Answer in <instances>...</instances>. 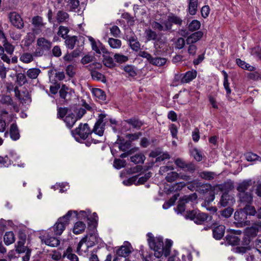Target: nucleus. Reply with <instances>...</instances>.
I'll return each instance as SVG.
<instances>
[{"label":"nucleus","instance_id":"21","mask_svg":"<svg viewBox=\"0 0 261 261\" xmlns=\"http://www.w3.org/2000/svg\"><path fill=\"white\" fill-rule=\"evenodd\" d=\"M225 227L224 225H220L214 227L213 229V237L218 240L221 239L225 233Z\"/></svg>","mask_w":261,"mask_h":261},{"label":"nucleus","instance_id":"39","mask_svg":"<svg viewBox=\"0 0 261 261\" xmlns=\"http://www.w3.org/2000/svg\"><path fill=\"white\" fill-rule=\"evenodd\" d=\"M232 200V197L226 192H224L222 195L219 204L221 206L225 207L229 204V201Z\"/></svg>","mask_w":261,"mask_h":261},{"label":"nucleus","instance_id":"37","mask_svg":"<svg viewBox=\"0 0 261 261\" xmlns=\"http://www.w3.org/2000/svg\"><path fill=\"white\" fill-rule=\"evenodd\" d=\"M116 143L119 145V148L122 151H125L130 147L131 143L130 141H125L124 139H119Z\"/></svg>","mask_w":261,"mask_h":261},{"label":"nucleus","instance_id":"58","mask_svg":"<svg viewBox=\"0 0 261 261\" xmlns=\"http://www.w3.org/2000/svg\"><path fill=\"white\" fill-rule=\"evenodd\" d=\"M20 60L24 63H29L33 60V56L30 53H25L21 56Z\"/></svg>","mask_w":261,"mask_h":261},{"label":"nucleus","instance_id":"35","mask_svg":"<svg viewBox=\"0 0 261 261\" xmlns=\"http://www.w3.org/2000/svg\"><path fill=\"white\" fill-rule=\"evenodd\" d=\"M36 33L32 32L28 33L26 36L24 37L22 40V42H24V45L26 47L29 46L35 39Z\"/></svg>","mask_w":261,"mask_h":261},{"label":"nucleus","instance_id":"48","mask_svg":"<svg viewBox=\"0 0 261 261\" xmlns=\"http://www.w3.org/2000/svg\"><path fill=\"white\" fill-rule=\"evenodd\" d=\"M201 26L200 22L196 19L193 20L188 25L189 31L194 32L198 30Z\"/></svg>","mask_w":261,"mask_h":261},{"label":"nucleus","instance_id":"38","mask_svg":"<svg viewBox=\"0 0 261 261\" xmlns=\"http://www.w3.org/2000/svg\"><path fill=\"white\" fill-rule=\"evenodd\" d=\"M86 228L85 224L82 221H78L74 224L73 232L74 234H79L85 230Z\"/></svg>","mask_w":261,"mask_h":261},{"label":"nucleus","instance_id":"13","mask_svg":"<svg viewBox=\"0 0 261 261\" xmlns=\"http://www.w3.org/2000/svg\"><path fill=\"white\" fill-rule=\"evenodd\" d=\"M74 94V90L68 88L65 85H63L59 90V95L61 98L66 102L71 100Z\"/></svg>","mask_w":261,"mask_h":261},{"label":"nucleus","instance_id":"62","mask_svg":"<svg viewBox=\"0 0 261 261\" xmlns=\"http://www.w3.org/2000/svg\"><path fill=\"white\" fill-rule=\"evenodd\" d=\"M200 176L206 180H212L214 178V173L210 171H203L200 172Z\"/></svg>","mask_w":261,"mask_h":261},{"label":"nucleus","instance_id":"22","mask_svg":"<svg viewBox=\"0 0 261 261\" xmlns=\"http://www.w3.org/2000/svg\"><path fill=\"white\" fill-rule=\"evenodd\" d=\"M1 34L4 38V40L3 41V45L4 50V51L5 50L8 55H9L10 56L12 55L14 53V51L15 46L14 45H13L12 44H11V43H10L7 41V39L6 38V37L5 36V34L3 33V32L1 31L0 35Z\"/></svg>","mask_w":261,"mask_h":261},{"label":"nucleus","instance_id":"53","mask_svg":"<svg viewBox=\"0 0 261 261\" xmlns=\"http://www.w3.org/2000/svg\"><path fill=\"white\" fill-rule=\"evenodd\" d=\"M91 75L93 80L101 81L105 83L106 81L105 76L101 73L97 71H93L91 72Z\"/></svg>","mask_w":261,"mask_h":261},{"label":"nucleus","instance_id":"5","mask_svg":"<svg viewBox=\"0 0 261 261\" xmlns=\"http://www.w3.org/2000/svg\"><path fill=\"white\" fill-rule=\"evenodd\" d=\"M139 56L146 59L150 64L156 66H163L167 62L166 58L160 57H153L145 51H140L139 53Z\"/></svg>","mask_w":261,"mask_h":261},{"label":"nucleus","instance_id":"34","mask_svg":"<svg viewBox=\"0 0 261 261\" xmlns=\"http://www.w3.org/2000/svg\"><path fill=\"white\" fill-rule=\"evenodd\" d=\"M130 47L132 50L138 51L140 48V43L138 41L137 38L135 36L130 37L128 39Z\"/></svg>","mask_w":261,"mask_h":261},{"label":"nucleus","instance_id":"19","mask_svg":"<svg viewBox=\"0 0 261 261\" xmlns=\"http://www.w3.org/2000/svg\"><path fill=\"white\" fill-rule=\"evenodd\" d=\"M123 122H125L131 125L133 128L139 130L142 126L144 124V122L137 117H132L126 120H124Z\"/></svg>","mask_w":261,"mask_h":261},{"label":"nucleus","instance_id":"41","mask_svg":"<svg viewBox=\"0 0 261 261\" xmlns=\"http://www.w3.org/2000/svg\"><path fill=\"white\" fill-rule=\"evenodd\" d=\"M227 242L231 245L236 246L239 244L240 239L234 234H228L225 237Z\"/></svg>","mask_w":261,"mask_h":261},{"label":"nucleus","instance_id":"9","mask_svg":"<svg viewBox=\"0 0 261 261\" xmlns=\"http://www.w3.org/2000/svg\"><path fill=\"white\" fill-rule=\"evenodd\" d=\"M97 243L98 238H97L95 234L91 233L89 235V238H88V236H86L83 238L79 243L76 252L79 254L80 253L81 247L84 243H86L87 247L88 248L94 246Z\"/></svg>","mask_w":261,"mask_h":261},{"label":"nucleus","instance_id":"31","mask_svg":"<svg viewBox=\"0 0 261 261\" xmlns=\"http://www.w3.org/2000/svg\"><path fill=\"white\" fill-rule=\"evenodd\" d=\"M110 54L111 53L103 55V63L106 66L109 68H113L115 66V60Z\"/></svg>","mask_w":261,"mask_h":261},{"label":"nucleus","instance_id":"51","mask_svg":"<svg viewBox=\"0 0 261 261\" xmlns=\"http://www.w3.org/2000/svg\"><path fill=\"white\" fill-rule=\"evenodd\" d=\"M172 245V241L170 240H166L165 242V245L164 246H163V255H164L165 256L167 257L170 254Z\"/></svg>","mask_w":261,"mask_h":261},{"label":"nucleus","instance_id":"24","mask_svg":"<svg viewBox=\"0 0 261 261\" xmlns=\"http://www.w3.org/2000/svg\"><path fill=\"white\" fill-rule=\"evenodd\" d=\"M56 18L58 23H66L69 19V15L63 10H59L56 14Z\"/></svg>","mask_w":261,"mask_h":261},{"label":"nucleus","instance_id":"26","mask_svg":"<svg viewBox=\"0 0 261 261\" xmlns=\"http://www.w3.org/2000/svg\"><path fill=\"white\" fill-rule=\"evenodd\" d=\"M197 76V71L195 70L188 71L185 73L181 79L182 83H188L195 79Z\"/></svg>","mask_w":261,"mask_h":261},{"label":"nucleus","instance_id":"63","mask_svg":"<svg viewBox=\"0 0 261 261\" xmlns=\"http://www.w3.org/2000/svg\"><path fill=\"white\" fill-rule=\"evenodd\" d=\"M126 161L124 160L115 159L114 161V166L117 169H120L126 165Z\"/></svg>","mask_w":261,"mask_h":261},{"label":"nucleus","instance_id":"54","mask_svg":"<svg viewBox=\"0 0 261 261\" xmlns=\"http://www.w3.org/2000/svg\"><path fill=\"white\" fill-rule=\"evenodd\" d=\"M89 41L90 42L92 49L94 50L96 53L97 54H100V52L99 51V42H100V41H98L96 42L95 39L91 36H88V37Z\"/></svg>","mask_w":261,"mask_h":261},{"label":"nucleus","instance_id":"2","mask_svg":"<svg viewBox=\"0 0 261 261\" xmlns=\"http://www.w3.org/2000/svg\"><path fill=\"white\" fill-rule=\"evenodd\" d=\"M74 214L77 216V212L69 211L64 216L59 218L54 225L50 229V231H54L56 236H60L65 229L66 226L69 224L70 218Z\"/></svg>","mask_w":261,"mask_h":261},{"label":"nucleus","instance_id":"47","mask_svg":"<svg viewBox=\"0 0 261 261\" xmlns=\"http://www.w3.org/2000/svg\"><path fill=\"white\" fill-rule=\"evenodd\" d=\"M251 204H248L244 205V207L242 210L244 211L245 213H246V216H255L257 214V211H256L255 207L250 205Z\"/></svg>","mask_w":261,"mask_h":261},{"label":"nucleus","instance_id":"40","mask_svg":"<svg viewBox=\"0 0 261 261\" xmlns=\"http://www.w3.org/2000/svg\"><path fill=\"white\" fill-rule=\"evenodd\" d=\"M0 102L3 105L12 106L14 109L16 107V103L13 102L12 98L9 95H3L0 99Z\"/></svg>","mask_w":261,"mask_h":261},{"label":"nucleus","instance_id":"17","mask_svg":"<svg viewBox=\"0 0 261 261\" xmlns=\"http://www.w3.org/2000/svg\"><path fill=\"white\" fill-rule=\"evenodd\" d=\"M144 33L147 41H154V46L155 47L158 45V43L162 42L161 38L158 37L156 32L151 29H146Z\"/></svg>","mask_w":261,"mask_h":261},{"label":"nucleus","instance_id":"42","mask_svg":"<svg viewBox=\"0 0 261 261\" xmlns=\"http://www.w3.org/2000/svg\"><path fill=\"white\" fill-rule=\"evenodd\" d=\"M236 63L237 65L242 69H246L250 71H252L255 70L254 67L249 65L240 59H237Z\"/></svg>","mask_w":261,"mask_h":261},{"label":"nucleus","instance_id":"52","mask_svg":"<svg viewBox=\"0 0 261 261\" xmlns=\"http://www.w3.org/2000/svg\"><path fill=\"white\" fill-rule=\"evenodd\" d=\"M108 43L113 48H119L121 46V41L116 38H110Z\"/></svg>","mask_w":261,"mask_h":261},{"label":"nucleus","instance_id":"55","mask_svg":"<svg viewBox=\"0 0 261 261\" xmlns=\"http://www.w3.org/2000/svg\"><path fill=\"white\" fill-rule=\"evenodd\" d=\"M191 155L194 157V159L197 161L200 162L202 160V152L197 148H194L191 151Z\"/></svg>","mask_w":261,"mask_h":261},{"label":"nucleus","instance_id":"32","mask_svg":"<svg viewBox=\"0 0 261 261\" xmlns=\"http://www.w3.org/2000/svg\"><path fill=\"white\" fill-rule=\"evenodd\" d=\"M131 252L130 245L128 246H122L116 251L118 256L126 257Z\"/></svg>","mask_w":261,"mask_h":261},{"label":"nucleus","instance_id":"3","mask_svg":"<svg viewBox=\"0 0 261 261\" xmlns=\"http://www.w3.org/2000/svg\"><path fill=\"white\" fill-rule=\"evenodd\" d=\"M148 243L150 249L154 251V256L160 258L163 255V239L159 237L154 238L151 233H147Z\"/></svg>","mask_w":261,"mask_h":261},{"label":"nucleus","instance_id":"30","mask_svg":"<svg viewBox=\"0 0 261 261\" xmlns=\"http://www.w3.org/2000/svg\"><path fill=\"white\" fill-rule=\"evenodd\" d=\"M152 28L155 30L159 31H169V29L167 27V23L166 22V20H165L162 24L160 23V22L154 21L152 22Z\"/></svg>","mask_w":261,"mask_h":261},{"label":"nucleus","instance_id":"45","mask_svg":"<svg viewBox=\"0 0 261 261\" xmlns=\"http://www.w3.org/2000/svg\"><path fill=\"white\" fill-rule=\"evenodd\" d=\"M16 83L19 86H22L28 83V80L24 73H18L16 75Z\"/></svg>","mask_w":261,"mask_h":261},{"label":"nucleus","instance_id":"15","mask_svg":"<svg viewBox=\"0 0 261 261\" xmlns=\"http://www.w3.org/2000/svg\"><path fill=\"white\" fill-rule=\"evenodd\" d=\"M32 23L34 27L32 31L38 35L40 34L42 29L45 27V23L43 22V18L40 16H36L32 18Z\"/></svg>","mask_w":261,"mask_h":261},{"label":"nucleus","instance_id":"57","mask_svg":"<svg viewBox=\"0 0 261 261\" xmlns=\"http://www.w3.org/2000/svg\"><path fill=\"white\" fill-rule=\"evenodd\" d=\"M114 58L115 62L120 64L125 63L128 60L127 56L120 54H115L114 55Z\"/></svg>","mask_w":261,"mask_h":261},{"label":"nucleus","instance_id":"8","mask_svg":"<svg viewBox=\"0 0 261 261\" xmlns=\"http://www.w3.org/2000/svg\"><path fill=\"white\" fill-rule=\"evenodd\" d=\"M234 218L235 220L234 223L238 227H242L250 224V221L247 220L246 213L242 208L234 213Z\"/></svg>","mask_w":261,"mask_h":261},{"label":"nucleus","instance_id":"46","mask_svg":"<svg viewBox=\"0 0 261 261\" xmlns=\"http://www.w3.org/2000/svg\"><path fill=\"white\" fill-rule=\"evenodd\" d=\"M4 241L6 245L12 244L15 241L14 234L12 231L6 232L4 237Z\"/></svg>","mask_w":261,"mask_h":261},{"label":"nucleus","instance_id":"4","mask_svg":"<svg viewBox=\"0 0 261 261\" xmlns=\"http://www.w3.org/2000/svg\"><path fill=\"white\" fill-rule=\"evenodd\" d=\"M186 219H190L198 224H201L204 222L209 221L211 220V216L207 214L200 212L197 210H193L187 211L185 215Z\"/></svg>","mask_w":261,"mask_h":261},{"label":"nucleus","instance_id":"27","mask_svg":"<svg viewBox=\"0 0 261 261\" xmlns=\"http://www.w3.org/2000/svg\"><path fill=\"white\" fill-rule=\"evenodd\" d=\"M37 45L45 51H48L51 47V42L44 38H39L37 40Z\"/></svg>","mask_w":261,"mask_h":261},{"label":"nucleus","instance_id":"49","mask_svg":"<svg viewBox=\"0 0 261 261\" xmlns=\"http://www.w3.org/2000/svg\"><path fill=\"white\" fill-rule=\"evenodd\" d=\"M13 163V161L8 155L5 156H0V165L1 167H8Z\"/></svg>","mask_w":261,"mask_h":261},{"label":"nucleus","instance_id":"23","mask_svg":"<svg viewBox=\"0 0 261 261\" xmlns=\"http://www.w3.org/2000/svg\"><path fill=\"white\" fill-rule=\"evenodd\" d=\"M203 33L202 31H197L189 36L186 39L187 44H194L199 41L203 36Z\"/></svg>","mask_w":261,"mask_h":261},{"label":"nucleus","instance_id":"12","mask_svg":"<svg viewBox=\"0 0 261 261\" xmlns=\"http://www.w3.org/2000/svg\"><path fill=\"white\" fill-rule=\"evenodd\" d=\"M11 24L18 29L24 27V22L20 15L16 12H10L8 15Z\"/></svg>","mask_w":261,"mask_h":261},{"label":"nucleus","instance_id":"28","mask_svg":"<svg viewBox=\"0 0 261 261\" xmlns=\"http://www.w3.org/2000/svg\"><path fill=\"white\" fill-rule=\"evenodd\" d=\"M63 120L66 123L67 127L69 128H71L77 119L74 114L71 113L66 116Z\"/></svg>","mask_w":261,"mask_h":261},{"label":"nucleus","instance_id":"7","mask_svg":"<svg viewBox=\"0 0 261 261\" xmlns=\"http://www.w3.org/2000/svg\"><path fill=\"white\" fill-rule=\"evenodd\" d=\"M71 133L74 137L77 135L80 138L85 140L89 135L92 134V130L88 123H81L77 127L71 131Z\"/></svg>","mask_w":261,"mask_h":261},{"label":"nucleus","instance_id":"18","mask_svg":"<svg viewBox=\"0 0 261 261\" xmlns=\"http://www.w3.org/2000/svg\"><path fill=\"white\" fill-rule=\"evenodd\" d=\"M261 232V221H258L252 224V226L246 229L247 234L251 237L257 236L258 232Z\"/></svg>","mask_w":261,"mask_h":261},{"label":"nucleus","instance_id":"20","mask_svg":"<svg viewBox=\"0 0 261 261\" xmlns=\"http://www.w3.org/2000/svg\"><path fill=\"white\" fill-rule=\"evenodd\" d=\"M210 187V186L205 185L202 184L201 182H200L197 179H194L189 182L188 185V188L191 191H197L198 188H202L201 190L203 191V188H205V190L207 189V187Z\"/></svg>","mask_w":261,"mask_h":261},{"label":"nucleus","instance_id":"11","mask_svg":"<svg viewBox=\"0 0 261 261\" xmlns=\"http://www.w3.org/2000/svg\"><path fill=\"white\" fill-rule=\"evenodd\" d=\"M58 3L63 9L68 11L75 10L80 4L79 0H58Z\"/></svg>","mask_w":261,"mask_h":261},{"label":"nucleus","instance_id":"50","mask_svg":"<svg viewBox=\"0 0 261 261\" xmlns=\"http://www.w3.org/2000/svg\"><path fill=\"white\" fill-rule=\"evenodd\" d=\"M93 94L100 100H104L106 99V94L103 90L99 88H93L92 89Z\"/></svg>","mask_w":261,"mask_h":261},{"label":"nucleus","instance_id":"61","mask_svg":"<svg viewBox=\"0 0 261 261\" xmlns=\"http://www.w3.org/2000/svg\"><path fill=\"white\" fill-rule=\"evenodd\" d=\"M68 109L67 108H59L57 109V118L63 119L67 114Z\"/></svg>","mask_w":261,"mask_h":261},{"label":"nucleus","instance_id":"14","mask_svg":"<svg viewBox=\"0 0 261 261\" xmlns=\"http://www.w3.org/2000/svg\"><path fill=\"white\" fill-rule=\"evenodd\" d=\"M166 20L167 23V27L169 29L170 32L172 31L173 24L180 27L183 23V20L181 17L173 13H171L167 16V18Z\"/></svg>","mask_w":261,"mask_h":261},{"label":"nucleus","instance_id":"10","mask_svg":"<svg viewBox=\"0 0 261 261\" xmlns=\"http://www.w3.org/2000/svg\"><path fill=\"white\" fill-rule=\"evenodd\" d=\"M106 117V115L105 114L101 113L98 115V118L95 123L94 128L91 130L92 133L93 132L100 137L103 136L106 124L105 120Z\"/></svg>","mask_w":261,"mask_h":261},{"label":"nucleus","instance_id":"60","mask_svg":"<svg viewBox=\"0 0 261 261\" xmlns=\"http://www.w3.org/2000/svg\"><path fill=\"white\" fill-rule=\"evenodd\" d=\"M178 176V174L177 172H170L168 173L165 179L168 182H171L176 180Z\"/></svg>","mask_w":261,"mask_h":261},{"label":"nucleus","instance_id":"59","mask_svg":"<svg viewBox=\"0 0 261 261\" xmlns=\"http://www.w3.org/2000/svg\"><path fill=\"white\" fill-rule=\"evenodd\" d=\"M69 30L68 27L61 25L59 28V30L58 32V34L59 36H61L63 39H65L66 36H68L67 35L69 33Z\"/></svg>","mask_w":261,"mask_h":261},{"label":"nucleus","instance_id":"25","mask_svg":"<svg viewBox=\"0 0 261 261\" xmlns=\"http://www.w3.org/2000/svg\"><path fill=\"white\" fill-rule=\"evenodd\" d=\"M188 12L191 15H194L198 10V0H188Z\"/></svg>","mask_w":261,"mask_h":261},{"label":"nucleus","instance_id":"43","mask_svg":"<svg viewBox=\"0 0 261 261\" xmlns=\"http://www.w3.org/2000/svg\"><path fill=\"white\" fill-rule=\"evenodd\" d=\"M41 72L40 69L37 68H30L27 71L28 77L31 79H36Z\"/></svg>","mask_w":261,"mask_h":261},{"label":"nucleus","instance_id":"64","mask_svg":"<svg viewBox=\"0 0 261 261\" xmlns=\"http://www.w3.org/2000/svg\"><path fill=\"white\" fill-rule=\"evenodd\" d=\"M250 54L252 56H255L261 60V47L256 46L251 48Z\"/></svg>","mask_w":261,"mask_h":261},{"label":"nucleus","instance_id":"1","mask_svg":"<svg viewBox=\"0 0 261 261\" xmlns=\"http://www.w3.org/2000/svg\"><path fill=\"white\" fill-rule=\"evenodd\" d=\"M254 183L250 179L244 180L238 184L237 190L238 192V197L241 205H244L251 204L253 201V194L252 190H248L249 188Z\"/></svg>","mask_w":261,"mask_h":261},{"label":"nucleus","instance_id":"16","mask_svg":"<svg viewBox=\"0 0 261 261\" xmlns=\"http://www.w3.org/2000/svg\"><path fill=\"white\" fill-rule=\"evenodd\" d=\"M49 232L45 236H43L40 238L42 242H44L45 245L50 247H57L60 243V240L55 237L51 236L49 234Z\"/></svg>","mask_w":261,"mask_h":261},{"label":"nucleus","instance_id":"33","mask_svg":"<svg viewBox=\"0 0 261 261\" xmlns=\"http://www.w3.org/2000/svg\"><path fill=\"white\" fill-rule=\"evenodd\" d=\"M65 43L67 48L70 49H72L76 43V42L79 41L77 39V37L76 36H66V38L64 39Z\"/></svg>","mask_w":261,"mask_h":261},{"label":"nucleus","instance_id":"6","mask_svg":"<svg viewBox=\"0 0 261 261\" xmlns=\"http://www.w3.org/2000/svg\"><path fill=\"white\" fill-rule=\"evenodd\" d=\"M197 199V196L196 193L184 196L178 201L177 205L176 207L174 208L175 212L178 214H182L186 210V204L190 201L193 202L196 201Z\"/></svg>","mask_w":261,"mask_h":261},{"label":"nucleus","instance_id":"36","mask_svg":"<svg viewBox=\"0 0 261 261\" xmlns=\"http://www.w3.org/2000/svg\"><path fill=\"white\" fill-rule=\"evenodd\" d=\"M67 257V258L71 261H79L77 256L72 253V249L71 247H68L65 251H64L63 257Z\"/></svg>","mask_w":261,"mask_h":261},{"label":"nucleus","instance_id":"44","mask_svg":"<svg viewBox=\"0 0 261 261\" xmlns=\"http://www.w3.org/2000/svg\"><path fill=\"white\" fill-rule=\"evenodd\" d=\"M145 160V156L142 153H137L130 157L131 162L136 164H142Z\"/></svg>","mask_w":261,"mask_h":261},{"label":"nucleus","instance_id":"29","mask_svg":"<svg viewBox=\"0 0 261 261\" xmlns=\"http://www.w3.org/2000/svg\"><path fill=\"white\" fill-rule=\"evenodd\" d=\"M10 135L11 138L14 141H16L19 139V132L16 123H12L10 127Z\"/></svg>","mask_w":261,"mask_h":261},{"label":"nucleus","instance_id":"56","mask_svg":"<svg viewBox=\"0 0 261 261\" xmlns=\"http://www.w3.org/2000/svg\"><path fill=\"white\" fill-rule=\"evenodd\" d=\"M224 75L223 86L226 91V95H229L231 93V89L229 87V84L228 80V75L225 71H222Z\"/></svg>","mask_w":261,"mask_h":261}]
</instances>
